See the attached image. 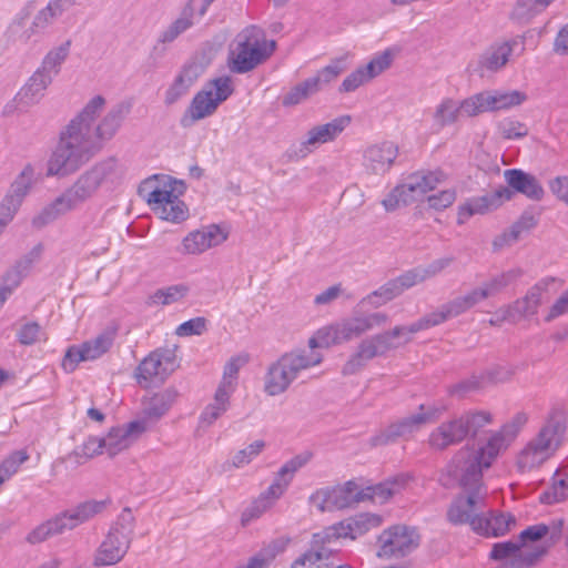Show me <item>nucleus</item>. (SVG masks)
Instances as JSON below:
<instances>
[{
	"label": "nucleus",
	"mask_w": 568,
	"mask_h": 568,
	"mask_svg": "<svg viewBox=\"0 0 568 568\" xmlns=\"http://www.w3.org/2000/svg\"><path fill=\"white\" fill-rule=\"evenodd\" d=\"M555 282L554 277H545L531 286L525 296L516 300L501 311V320L509 323H518L524 318H530L538 313L545 294L550 284Z\"/></svg>",
	"instance_id": "4468645a"
},
{
	"label": "nucleus",
	"mask_w": 568,
	"mask_h": 568,
	"mask_svg": "<svg viewBox=\"0 0 568 568\" xmlns=\"http://www.w3.org/2000/svg\"><path fill=\"white\" fill-rule=\"evenodd\" d=\"M189 292L184 284L172 285L161 288L150 296V303L153 305H170L183 298Z\"/></svg>",
	"instance_id": "864d4df0"
},
{
	"label": "nucleus",
	"mask_w": 568,
	"mask_h": 568,
	"mask_svg": "<svg viewBox=\"0 0 568 568\" xmlns=\"http://www.w3.org/2000/svg\"><path fill=\"white\" fill-rule=\"evenodd\" d=\"M485 388L481 375H473L448 387L450 396L464 397L471 392Z\"/></svg>",
	"instance_id": "0e129e2a"
},
{
	"label": "nucleus",
	"mask_w": 568,
	"mask_h": 568,
	"mask_svg": "<svg viewBox=\"0 0 568 568\" xmlns=\"http://www.w3.org/2000/svg\"><path fill=\"white\" fill-rule=\"evenodd\" d=\"M527 367L525 363L520 364H497L480 373L485 387L507 383L516 375L518 371Z\"/></svg>",
	"instance_id": "37998d69"
},
{
	"label": "nucleus",
	"mask_w": 568,
	"mask_h": 568,
	"mask_svg": "<svg viewBox=\"0 0 568 568\" xmlns=\"http://www.w3.org/2000/svg\"><path fill=\"white\" fill-rule=\"evenodd\" d=\"M547 552V547L536 546L531 549H520L514 541L497 542L493 546L490 558L504 560L499 568H531Z\"/></svg>",
	"instance_id": "f3484780"
},
{
	"label": "nucleus",
	"mask_w": 568,
	"mask_h": 568,
	"mask_svg": "<svg viewBox=\"0 0 568 568\" xmlns=\"http://www.w3.org/2000/svg\"><path fill=\"white\" fill-rule=\"evenodd\" d=\"M71 40H67L58 47L52 48L43 58L41 65L38 68L41 72L54 78L60 73L62 63L70 53Z\"/></svg>",
	"instance_id": "ea45409f"
},
{
	"label": "nucleus",
	"mask_w": 568,
	"mask_h": 568,
	"mask_svg": "<svg viewBox=\"0 0 568 568\" xmlns=\"http://www.w3.org/2000/svg\"><path fill=\"white\" fill-rule=\"evenodd\" d=\"M176 396L178 393L174 389L168 388L154 394L144 402V417L142 419L146 420L148 428L150 427V422L159 420L170 409Z\"/></svg>",
	"instance_id": "c9c22d12"
},
{
	"label": "nucleus",
	"mask_w": 568,
	"mask_h": 568,
	"mask_svg": "<svg viewBox=\"0 0 568 568\" xmlns=\"http://www.w3.org/2000/svg\"><path fill=\"white\" fill-rule=\"evenodd\" d=\"M36 182V171L31 164H27L20 174L11 183L9 191L4 196H11V200L21 205Z\"/></svg>",
	"instance_id": "79ce46f5"
},
{
	"label": "nucleus",
	"mask_w": 568,
	"mask_h": 568,
	"mask_svg": "<svg viewBox=\"0 0 568 568\" xmlns=\"http://www.w3.org/2000/svg\"><path fill=\"white\" fill-rule=\"evenodd\" d=\"M28 458L27 452L16 450L0 464V478H3V483L14 475Z\"/></svg>",
	"instance_id": "e2e57ef3"
},
{
	"label": "nucleus",
	"mask_w": 568,
	"mask_h": 568,
	"mask_svg": "<svg viewBox=\"0 0 568 568\" xmlns=\"http://www.w3.org/2000/svg\"><path fill=\"white\" fill-rule=\"evenodd\" d=\"M504 178L513 193H521L534 201L542 199L544 189L534 175L519 169H508L504 172Z\"/></svg>",
	"instance_id": "7c9ffc66"
},
{
	"label": "nucleus",
	"mask_w": 568,
	"mask_h": 568,
	"mask_svg": "<svg viewBox=\"0 0 568 568\" xmlns=\"http://www.w3.org/2000/svg\"><path fill=\"white\" fill-rule=\"evenodd\" d=\"M419 544L420 535L416 527L393 525L378 536L376 556L381 559L403 558L415 551Z\"/></svg>",
	"instance_id": "9d476101"
},
{
	"label": "nucleus",
	"mask_w": 568,
	"mask_h": 568,
	"mask_svg": "<svg viewBox=\"0 0 568 568\" xmlns=\"http://www.w3.org/2000/svg\"><path fill=\"white\" fill-rule=\"evenodd\" d=\"M413 286L414 284L406 271L405 273L400 274L399 276L393 280H389L384 285L379 286L377 290L366 295L361 301V304H367L375 308L381 307L386 303L393 301L394 298L403 294V292Z\"/></svg>",
	"instance_id": "c85d7f7f"
},
{
	"label": "nucleus",
	"mask_w": 568,
	"mask_h": 568,
	"mask_svg": "<svg viewBox=\"0 0 568 568\" xmlns=\"http://www.w3.org/2000/svg\"><path fill=\"white\" fill-rule=\"evenodd\" d=\"M468 311L462 296L443 304L437 311L426 314L432 326H437L449 318L457 317Z\"/></svg>",
	"instance_id": "de8ad7c7"
},
{
	"label": "nucleus",
	"mask_w": 568,
	"mask_h": 568,
	"mask_svg": "<svg viewBox=\"0 0 568 568\" xmlns=\"http://www.w3.org/2000/svg\"><path fill=\"white\" fill-rule=\"evenodd\" d=\"M178 367L174 349L161 348L150 353L136 367L135 377L140 385L148 386L154 379L164 382Z\"/></svg>",
	"instance_id": "dca6fc26"
},
{
	"label": "nucleus",
	"mask_w": 568,
	"mask_h": 568,
	"mask_svg": "<svg viewBox=\"0 0 568 568\" xmlns=\"http://www.w3.org/2000/svg\"><path fill=\"white\" fill-rule=\"evenodd\" d=\"M333 551L324 547V544L314 545L313 549L298 557L292 565V568H322L328 566L327 562Z\"/></svg>",
	"instance_id": "a18cd8bd"
},
{
	"label": "nucleus",
	"mask_w": 568,
	"mask_h": 568,
	"mask_svg": "<svg viewBox=\"0 0 568 568\" xmlns=\"http://www.w3.org/2000/svg\"><path fill=\"white\" fill-rule=\"evenodd\" d=\"M105 100L92 98L82 111L60 132L59 142L47 164V175L68 176L98 154L111 140L131 111V104L120 102L95 124Z\"/></svg>",
	"instance_id": "f257e3e1"
},
{
	"label": "nucleus",
	"mask_w": 568,
	"mask_h": 568,
	"mask_svg": "<svg viewBox=\"0 0 568 568\" xmlns=\"http://www.w3.org/2000/svg\"><path fill=\"white\" fill-rule=\"evenodd\" d=\"M52 81V78L37 69L14 97L16 110L26 111L28 108L39 103Z\"/></svg>",
	"instance_id": "a878e982"
},
{
	"label": "nucleus",
	"mask_w": 568,
	"mask_h": 568,
	"mask_svg": "<svg viewBox=\"0 0 568 568\" xmlns=\"http://www.w3.org/2000/svg\"><path fill=\"white\" fill-rule=\"evenodd\" d=\"M275 41L267 40L265 32L255 26L243 29L230 49L227 67L231 72L243 74L266 61L275 50Z\"/></svg>",
	"instance_id": "423d86ee"
},
{
	"label": "nucleus",
	"mask_w": 568,
	"mask_h": 568,
	"mask_svg": "<svg viewBox=\"0 0 568 568\" xmlns=\"http://www.w3.org/2000/svg\"><path fill=\"white\" fill-rule=\"evenodd\" d=\"M245 359L241 357H232L224 366L223 378L219 387H223L224 392L232 395L235 388V381L240 368L244 365Z\"/></svg>",
	"instance_id": "052dcab7"
},
{
	"label": "nucleus",
	"mask_w": 568,
	"mask_h": 568,
	"mask_svg": "<svg viewBox=\"0 0 568 568\" xmlns=\"http://www.w3.org/2000/svg\"><path fill=\"white\" fill-rule=\"evenodd\" d=\"M459 101L452 98H445L436 106L433 119L439 128L452 125L462 116V108Z\"/></svg>",
	"instance_id": "49530a36"
},
{
	"label": "nucleus",
	"mask_w": 568,
	"mask_h": 568,
	"mask_svg": "<svg viewBox=\"0 0 568 568\" xmlns=\"http://www.w3.org/2000/svg\"><path fill=\"white\" fill-rule=\"evenodd\" d=\"M513 191L507 186H500L491 193L483 196L473 197L459 206L458 223L463 224L465 220L475 214H485L499 207L504 202L511 200Z\"/></svg>",
	"instance_id": "5701e85b"
},
{
	"label": "nucleus",
	"mask_w": 568,
	"mask_h": 568,
	"mask_svg": "<svg viewBox=\"0 0 568 568\" xmlns=\"http://www.w3.org/2000/svg\"><path fill=\"white\" fill-rule=\"evenodd\" d=\"M413 195L406 190L405 183L396 185L382 201V205L387 212H393L400 206L413 203Z\"/></svg>",
	"instance_id": "5fc2aeb1"
},
{
	"label": "nucleus",
	"mask_w": 568,
	"mask_h": 568,
	"mask_svg": "<svg viewBox=\"0 0 568 568\" xmlns=\"http://www.w3.org/2000/svg\"><path fill=\"white\" fill-rule=\"evenodd\" d=\"M346 69V58L341 57L318 70L315 75L307 78L305 82L314 95L334 82Z\"/></svg>",
	"instance_id": "e433bc0d"
},
{
	"label": "nucleus",
	"mask_w": 568,
	"mask_h": 568,
	"mask_svg": "<svg viewBox=\"0 0 568 568\" xmlns=\"http://www.w3.org/2000/svg\"><path fill=\"white\" fill-rule=\"evenodd\" d=\"M204 70L205 65L197 60L186 62L165 91V105H173L185 97L199 78L204 73Z\"/></svg>",
	"instance_id": "412c9836"
},
{
	"label": "nucleus",
	"mask_w": 568,
	"mask_h": 568,
	"mask_svg": "<svg viewBox=\"0 0 568 568\" xmlns=\"http://www.w3.org/2000/svg\"><path fill=\"white\" fill-rule=\"evenodd\" d=\"M453 256H446L442 258H437L429 263L426 267H416L407 271L414 286L418 283H422L428 278H432L447 268L453 262Z\"/></svg>",
	"instance_id": "3c124183"
},
{
	"label": "nucleus",
	"mask_w": 568,
	"mask_h": 568,
	"mask_svg": "<svg viewBox=\"0 0 568 568\" xmlns=\"http://www.w3.org/2000/svg\"><path fill=\"white\" fill-rule=\"evenodd\" d=\"M422 427L416 415L407 416L396 423L390 424L377 434L371 437L369 445L372 447L386 446L395 443L399 438H407Z\"/></svg>",
	"instance_id": "c756f323"
},
{
	"label": "nucleus",
	"mask_w": 568,
	"mask_h": 568,
	"mask_svg": "<svg viewBox=\"0 0 568 568\" xmlns=\"http://www.w3.org/2000/svg\"><path fill=\"white\" fill-rule=\"evenodd\" d=\"M312 458V454L308 452H305L303 454L296 455L290 460H287L276 473V475L284 481H286L287 485L291 484V481L294 478V475L304 467Z\"/></svg>",
	"instance_id": "bf43d9fd"
},
{
	"label": "nucleus",
	"mask_w": 568,
	"mask_h": 568,
	"mask_svg": "<svg viewBox=\"0 0 568 568\" xmlns=\"http://www.w3.org/2000/svg\"><path fill=\"white\" fill-rule=\"evenodd\" d=\"M523 273L524 272L521 268H511L491 277L481 286L484 291L487 292V297H490L500 293L510 284L515 283L518 278L523 276Z\"/></svg>",
	"instance_id": "603ef678"
},
{
	"label": "nucleus",
	"mask_w": 568,
	"mask_h": 568,
	"mask_svg": "<svg viewBox=\"0 0 568 568\" xmlns=\"http://www.w3.org/2000/svg\"><path fill=\"white\" fill-rule=\"evenodd\" d=\"M465 428L466 436L468 434L476 435L484 426L493 422V415L486 410L468 412L459 416Z\"/></svg>",
	"instance_id": "6e6d98bb"
},
{
	"label": "nucleus",
	"mask_w": 568,
	"mask_h": 568,
	"mask_svg": "<svg viewBox=\"0 0 568 568\" xmlns=\"http://www.w3.org/2000/svg\"><path fill=\"white\" fill-rule=\"evenodd\" d=\"M65 530L68 529L61 516L58 515L36 527L31 532H29L27 540L32 545L40 544L52 536L64 532Z\"/></svg>",
	"instance_id": "8fccbe9b"
},
{
	"label": "nucleus",
	"mask_w": 568,
	"mask_h": 568,
	"mask_svg": "<svg viewBox=\"0 0 568 568\" xmlns=\"http://www.w3.org/2000/svg\"><path fill=\"white\" fill-rule=\"evenodd\" d=\"M233 91L230 77L225 75L211 80L193 97L180 120L181 125L190 128L197 121L211 116Z\"/></svg>",
	"instance_id": "0eeeda50"
},
{
	"label": "nucleus",
	"mask_w": 568,
	"mask_h": 568,
	"mask_svg": "<svg viewBox=\"0 0 568 568\" xmlns=\"http://www.w3.org/2000/svg\"><path fill=\"white\" fill-rule=\"evenodd\" d=\"M515 525L516 518L514 515L484 509L479 520L473 521V531L488 538L500 537L506 535Z\"/></svg>",
	"instance_id": "393cba45"
},
{
	"label": "nucleus",
	"mask_w": 568,
	"mask_h": 568,
	"mask_svg": "<svg viewBox=\"0 0 568 568\" xmlns=\"http://www.w3.org/2000/svg\"><path fill=\"white\" fill-rule=\"evenodd\" d=\"M529 420V414L520 410L507 420L498 430L510 444L516 440Z\"/></svg>",
	"instance_id": "4d7b16f0"
},
{
	"label": "nucleus",
	"mask_w": 568,
	"mask_h": 568,
	"mask_svg": "<svg viewBox=\"0 0 568 568\" xmlns=\"http://www.w3.org/2000/svg\"><path fill=\"white\" fill-rule=\"evenodd\" d=\"M568 497V467L557 470L552 477L551 487L545 491L540 499L544 503H558Z\"/></svg>",
	"instance_id": "09e8293b"
},
{
	"label": "nucleus",
	"mask_w": 568,
	"mask_h": 568,
	"mask_svg": "<svg viewBox=\"0 0 568 568\" xmlns=\"http://www.w3.org/2000/svg\"><path fill=\"white\" fill-rule=\"evenodd\" d=\"M106 501L104 500H87L79 504L72 509L60 514L68 530H71L79 525L90 520L95 515L102 513L105 508Z\"/></svg>",
	"instance_id": "f704fd0d"
},
{
	"label": "nucleus",
	"mask_w": 568,
	"mask_h": 568,
	"mask_svg": "<svg viewBox=\"0 0 568 568\" xmlns=\"http://www.w3.org/2000/svg\"><path fill=\"white\" fill-rule=\"evenodd\" d=\"M526 98V94L518 90H485L459 101V106L462 108V116L475 118L486 112H496L520 105Z\"/></svg>",
	"instance_id": "1a4fd4ad"
},
{
	"label": "nucleus",
	"mask_w": 568,
	"mask_h": 568,
	"mask_svg": "<svg viewBox=\"0 0 568 568\" xmlns=\"http://www.w3.org/2000/svg\"><path fill=\"white\" fill-rule=\"evenodd\" d=\"M397 156L398 148L393 142L373 144L364 151L363 168L367 174L384 175Z\"/></svg>",
	"instance_id": "4be33fe9"
},
{
	"label": "nucleus",
	"mask_w": 568,
	"mask_h": 568,
	"mask_svg": "<svg viewBox=\"0 0 568 568\" xmlns=\"http://www.w3.org/2000/svg\"><path fill=\"white\" fill-rule=\"evenodd\" d=\"M383 518L379 515L363 513L352 517L347 520L341 521L334 525L323 532L314 534V545L329 542L332 539L338 538H352L355 539L358 536L366 534L373 528H377L382 525Z\"/></svg>",
	"instance_id": "ddd939ff"
},
{
	"label": "nucleus",
	"mask_w": 568,
	"mask_h": 568,
	"mask_svg": "<svg viewBox=\"0 0 568 568\" xmlns=\"http://www.w3.org/2000/svg\"><path fill=\"white\" fill-rule=\"evenodd\" d=\"M513 42H501L490 45L480 57H479V67L483 70L487 71H498L501 69L509 60V57L513 52Z\"/></svg>",
	"instance_id": "4c0bfd02"
},
{
	"label": "nucleus",
	"mask_w": 568,
	"mask_h": 568,
	"mask_svg": "<svg viewBox=\"0 0 568 568\" xmlns=\"http://www.w3.org/2000/svg\"><path fill=\"white\" fill-rule=\"evenodd\" d=\"M99 187L100 184L98 183V180H95V178L89 171H87L79 176L75 183L69 187L65 193L75 204V206H78L80 203L91 197Z\"/></svg>",
	"instance_id": "c03bdc74"
},
{
	"label": "nucleus",
	"mask_w": 568,
	"mask_h": 568,
	"mask_svg": "<svg viewBox=\"0 0 568 568\" xmlns=\"http://www.w3.org/2000/svg\"><path fill=\"white\" fill-rule=\"evenodd\" d=\"M115 332L106 329L81 345L70 346L62 361L63 369L72 373L80 362L94 361L101 357L112 347Z\"/></svg>",
	"instance_id": "2eb2a0df"
},
{
	"label": "nucleus",
	"mask_w": 568,
	"mask_h": 568,
	"mask_svg": "<svg viewBox=\"0 0 568 568\" xmlns=\"http://www.w3.org/2000/svg\"><path fill=\"white\" fill-rule=\"evenodd\" d=\"M430 327H433L432 323L427 315H424L409 325H396L389 331L363 339L356 352L345 363L343 374L353 375L357 373L368 361L410 343L414 334Z\"/></svg>",
	"instance_id": "7ed1b4c3"
},
{
	"label": "nucleus",
	"mask_w": 568,
	"mask_h": 568,
	"mask_svg": "<svg viewBox=\"0 0 568 568\" xmlns=\"http://www.w3.org/2000/svg\"><path fill=\"white\" fill-rule=\"evenodd\" d=\"M510 445L498 430L494 432L480 448H460L448 464L447 473L454 480L467 487L479 485L483 480V470L489 468L498 455Z\"/></svg>",
	"instance_id": "20e7f679"
},
{
	"label": "nucleus",
	"mask_w": 568,
	"mask_h": 568,
	"mask_svg": "<svg viewBox=\"0 0 568 568\" xmlns=\"http://www.w3.org/2000/svg\"><path fill=\"white\" fill-rule=\"evenodd\" d=\"M185 191L182 181L169 180L162 185H155L146 195V202L161 219L181 223L189 216V210L179 196Z\"/></svg>",
	"instance_id": "6e6552de"
},
{
	"label": "nucleus",
	"mask_w": 568,
	"mask_h": 568,
	"mask_svg": "<svg viewBox=\"0 0 568 568\" xmlns=\"http://www.w3.org/2000/svg\"><path fill=\"white\" fill-rule=\"evenodd\" d=\"M466 438L465 428L459 416L446 420L433 429L428 436V445L434 450H445Z\"/></svg>",
	"instance_id": "cd10ccee"
},
{
	"label": "nucleus",
	"mask_w": 568,
	"mask_h": 568,
	"mask_svg": "<svg viewBox=\"0 0 568 568\" xmlns=\"http://www.w3.org/2000/svg\"><path fill=\"white\" fill-rule=\"evenodd\" d=\"M230 397L231 394L224 392L223 387H217L213 402L201 413L200 425L206 427L213 425L229 409Z\"/></svg>",
	"instance_id": "a19ab883"
},
{
	"label": "nucleus",
	"mask_w": 568,
	"mask_h": 568,
	"mask_svg": "<svg viewBox=\"0 0 568 568\" xmlns=\"http://www.w3.org/2000/svg\"><path fill=\"white\" fill-rule=\"evenodd\" d=\"M265 447L264 440H255L247 447L239 450L232 458V465L236 468L250 464L256 456H258Z\"/></svg>",
	"instance_id": "774afa93"
},
{
	"label": "nucleus",
	"mask_w": 568,
	"mask_h": 568,
	"mask_svg": "<svg viewBox=\"0 0 568 568\" xmlns=\"http://www.w3.org/2000/svg\"><path fill=\"white\" fill-rule=\"evenodd\" d=\"M386 313L375 312L366 315L345 317L318 328L308 339V348H296L283 354L273 363L265 376V392L270 396L284 393L301 374L320 365L323 354L317 348H328L357 338L368 331L387 324Z\"/></svg>",
	"instance_id": "f03ea898"
},
{
	"label": "nucleus",
	"mask_w": 568,
	"mask_h": 568,
	"mask_svg": "<svg viewBox=\"0 0 568 568\" xmlns=\"http://www.w3.org/2000/svg\"><path fill=\"white\" fill-rule=\"evenodd\" d=\"M75 207V204L64 191L60 196L45 205L37 215L33 216L32 226L36 229H42Z\"/></svg>",
	"instance_id": "72a5a7b5"
},
{
	"label": "nucleus",
	"mask_w": 568,
	"mask_h": 568,
	"mask_svg": "<svg viewBox=\"0 0 568 568\" xmlns=\"http://www.w3.org/2000/svg\"><path fill=\"white\" fill-rule=\"evenodd\" d=\"M214 0H189L174 19L158 37V43L171 44L182 33L191 29L197 19L202 18Z\"/></svg>",
	"instance_id": "a211bd4d"
},
{
	"label": "nucleus",
	"mask_w": 568,
	"mask_h": 568,
	"mask_svg": "<svg viewBox=\"0 0 568 568\" xmlns=\"http://www.w3.org/2000/svg\"><path fill=\"white\" fill-rule=\"evenodd\" d=\"M63 13L60 7L53 0H50L44 8L37 12L31 26L21 32L19 40L28 43L33 36L43 33Z\"/></svg>",
	"instance_id": "2f4dec72"
},
{
	"label": "nucleus",
	"mask_w": 568,
	"mask_h": 568,
	"mask_svg": "<svg viewBox=\"0 0 568 568\" xmlns=\"http://www.w3.org/2000/svg\"><path fill=\"white\" fill-rule=\"evenodd\" d=\"M226 240V234L220 226L212 224L201 230L190 232L181 244L182 254L197 255L213 246L222 244Z\"/></svg>",
	"instance_id": "b1692460"
},
{
	"label": "nucleus",
	"mask_w": 568,
	"mask_h": 568,
	"mask_svg": "<svg viewBox=\"0 0 568 568\" xmlns=\"http://www.w3.org/2000/svg\"><path fill=\"white\" fill-rule=\"evenodd\" d=\"M406 481V476H398L374 487L361 489V495H363V500L372 499L373 501L383 504L397 494L404 487Z\"/></svg>",
	"instance_id": "58836bf2"
},
{
	"label": "nucleus",
	"mask_w": 568,
	"mask_h": 568,
	"mask_svg": "<svg viewBox=\"0 0 568 568\" xmlns=\"http://www.w3.org/2000/svg\"><path fill=\"white\" fill-rule=\"evenodd\" d=\"M363 501V495L356 483L317 489L310 496V503L321 513L344 509Z\"/></svg>",
	"instance_id": "f8f14e48"
},
{
	"label": "nucleus",
	"mask_w": 568,
	"mask_h": 568,
	"mask_svg": "<svg viewBox=\"0 0 568 568\" xmlns=\"http://www.w3.org/2000/svg\"><path fill=\"white\" fill-rule=\"evenodd\" d=\"M349 116H341L325 124L316 125L307 131L306 138L302 141L295 155L305 158L320 145L335 140L349 123Z\"/></svg>",
	"instance_id": "aec40b11"
},
{
	"label": "nucleus",
	"mask_w": 568,
	"mask_h": 568,
	"mask_svg": "<svg viewBox=\"0 0 568 568\" xmlns=\"http://www.w3.org/2000/svg\"><path fill=\"white\" fill-rule=\"evenodd\" d=\"M458 485L467 495H459L454 499L447 510V519L453 525L468 524L473 529V521L479 520L481 511L486 509L487 491L483 487V480L479 485L465 486Z\"/></svg>",
	"instance_id": "9b49d317"
},
{
	"label": "nucleus",
	"mask_w": 568,
	"mask_h": 568,
	"mask_svg": "<svg viewBox=\"0 0 568 568\" xmlns=\"http://www.w3.org/2000/svg\"><path fill=\"white\" fill-rule=\"evenodd\" d=\"M566 419L558 409H552L539 432L525 445L517 456L520 471H529L547 462L565 440Z\"/></svg>",
	"instance_id": "39448f33"
},
{
	"label": "nucleus",
	"mask_w": 568,
	"mask_h": 568,
	"mask_svg": "<svg viewBox=\"0 0 568 568\" xmlns=\"http://www.w3.org/2000/svg\"><path fill=\"white\" fill-rule=\"evenodd\" d=\"M444 173L440 171H418L409 174L404 183L406 190L413 195V200L425 195L427 192L434 190L444 179Z\"/></svg>",
	"instance_id": "473e14b6"
},
{
	"label": "nucleus",
	"mask_w": 568,
	"mask_h": 568,
	"mask_svg": "<svg viewBox=\"0 0 568 568\" xmlns=\"http://www.w3.org/2000/svg\"><path fill=\"white\" fill-rule=\"evenodd\" d=\"M373 80L371 75L367 73L364 65L357 68L355 71L349 73L342 82V84L338 88V91L341 93H348L353 92L363 84L369 82Z\"/></svg>",
	"instance_id": "338daca9"
},
{
	"label": "nucleus",
	"mask_w": 568,
	"mask_h": 568,
	"mask_svg": "<svg viewBox=\"0 0 568 568\" xmlns=\"http://www.w3.org/2000/svg\"><path fill=\"white\" fill-rule=\"evenodd\" d=\"M146 430L148 424L144 419H138L123 426L112 427L109 433L102 437L104 452L110 457H114L130 448Z\"/></svg>",
	"instance_id": "6ab92c4d"
},
{
	"label": "nucleus",
	"mask_w": 568,
	"mask_h": 568,
	"mask_svg": "<svg viewBox=\"0 0 568 568\" xmlns=\"http://www.w3.org/2000/svg\"><path fill=\"white\" fill-rule=\"evenodd\" d=\"M131 541L124 536L110 529L99 546L93 564L94 566H110L118 564L128 552Z\"/></svg>",
	"instance_id": "bb28decb"
},
{
	"label": "nucleus",
	"mask_w": 568,
	"mask_h": 568,
	"mask_svg": "<svg viewBox=\"0 0 568 568\" xmlns=\"http://www.w3.org/2000/svg\"><path fill=\"white\" fill-rule=\"evenodd\" d=\"M395 53L396 51L394 49H386L383 52L375 54L369 62L364 65L372 79L390 68Z\"/></svg>",
	"instance_id": "13d9d810"
},
{
	"label": "nucleus",
	"mask_w": 568,
	"mask_h": 568,
	"mask_svg": "<svg viewBox=\"0 0 568 568\" xmlns=\"http://www.w3.org/2000/svg\"><path fill=\"white\" fill-rule=\"evenodd\" d=\"M17 338L21 345H33L44 338V332L37 322H28L18 329Z\"/></svg>",
	"instance_id": "69168bd1"
},
{
	"label": "nucleus",
	"mask_w": 568,
	"mask_h": 568,
	"mask_svg": "<svg viewBox=\"0 0 568 568\" xmlns=\"http://www.w3.org/2000/svg\"><path fill=\"white\" fill-rule=\"evenodd\" d=\"M555 0H518L513 14L517 18H530L544 11Z\"/></svg>",
	"instance_id": "680f3d73"
}]
</instances>
